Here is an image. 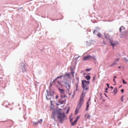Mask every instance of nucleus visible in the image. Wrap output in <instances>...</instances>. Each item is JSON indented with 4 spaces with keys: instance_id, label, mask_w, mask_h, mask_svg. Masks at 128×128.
I'll return each instance as SVG.
<instances>
[{
    "instance_id": "obj_25",
    "label": "nucleus",
    "mask_w": 128,
    "mask_h": 128,
    "mask_svg": "<svg viewBox=\"0 0 128 128\" xmlns=\"http://www.w3.org/2000/svg\"><path fill=\"white\" fill-rule=\"evenodd\" d=\"M79 116H78L76 118V119L75 120H76V121H77L78 120V119L79 118Z\"/></svg>"
},
{
    "instance_id": "obj_50",
    "label": "nucleus",
    "mask_w": 128,
    "mask_h": 128,
    "mask_svg": "<svg viewBox=\"0 0 128 128\" xmlns=\"http://www.w3.org/2000/svg\"><path fill=\"white\" fill-rule=\"evenodd\" d=\"M106 92H107H107H107V91H106Z\"/></svg>"
},
{
    "instance_id": "obj_20",
    "label": "nucleus",
    "mask_w": 128,
    "mask_h": 128,
    "mask_svg": "<svg viewBox=\"0 0 128 128\" xmlns=\"http://www.w3.org/2000/svg\"><path fill=\"white\" fill-rule=\"evenodd\" d=\"M68 76V77H70V74L66 73V74L65 75V76Z\"/></svg>"
},
{
    "instance_id": "obj_8",
    "label": "nucleus",
    "mask_w": 128,
    "mask_h": 128,
    "mask_svg": "<svg viewBox=\"0 0 128 128\" xmlns=\"http://www.w3.org/2000/svg\"><path fill=\"white\" fill-rule=\"evenodd\" d=\"M119 60L120 58H119L116 59L114 62L110 65V66H113L114 65L117 64V62Z\"/></svg>"
},
{
    "instance_id": "obj_43",
    "label": "nucleus",
    "mask_w": 128,
    "mask_h": 128,
    "mask_svg": "<svg viewBox=\"0 0 128 128\" xmlns=\"http://www.w3.org/2000/svg\"><path fill=\"white\" fill-rule=\"evenodd\" d=\"M110 88H112V90L113 88V87L112 86H110Z\"/></svg>"
},
{
    "instance_id": "obj_23",
    "label": "nucleus",
    "mask_w": 128,
    "mask_h": 128,
    "mask_svg": "<svg viewBox=\"0 0 128 128\" xmlns=\"http://www.w3.org/2000/svg\"><path fill=\"white\" fill-rule=\"evenodd\" d=\"M76 84V90H77V88H78V84Z\"/></svg>"
},
{
    "instance_id": "obj_41",
    "label": "nucleus",
    "mask_w": 128,
    "mask_h": 128,
    "mask_svg": "<svg viewBox=\"0 0 128 128\" xmlns=\"http://www.w3.org/2000/svg\"><path fill=\"white\" fill-rule=\"evenodd\" d=\"M59 84H60V82L59 81H58L57 82Z\"/></svg>"
},
{
    "instance_id": "obj_31",
    "label": "nucleus",
    "mask_w": 128,
    "mask_h": 128,
    "mask_svg": "<svg viewBox=\"0 0 128 128\" xmlns=\"http://www.w3.org/2000/svg\"><path fill=\"white\" fill-rule=\"evenodd\" d=\"M124 33H125V34H126V35H128V33L127 32H124Z\"/></svg>"
},
{
    "instance_id": "obj_9",
    "label": "nucleus",
    "mask_w": 128,
    "mask_h": 128,
    "mask_svg": "<svg viewBox=\"0 0 128 128\" xmlns=\"http://www.w3.org/2000/svg\"><path fill=\"white\" fill-rule=\"evenodd\" d=\"M70 86L69 84H67L66 85V90L69 92L70 88Z\"/></svg>"
},
{
    "instance_id": "obj_51",
    "label": "nucleus",
    "mask_w": 128,
    "mask_h": 128,
    "mask_svg": "<svg viewBox=\"0 0 128 128\" xmlns=\"http://www.w3.org/2000/svg\"><path fill=\"white\" fill-rule=\"evenodd\" d=\"M121 86H120V87H119V88H120Z\"/></svg>"
},
{
    "instance_id": "obj_13",
    "label": "nucleus",
    "mask_w": 128,
    "mask_h": 128,
    "mask_svg": "<svg viewBox=\"0 0 128 128\" xmlns=\"http://www.w3.org/2000/svg\"><path fill=\"white\" fill-rule=\"evenodd\" d=\"M77 122V121L75 120L71 124L72 126H73L74 125L76 124Z\"/></svg>"
},
{
    "instance_id": "obj_17",
    "label": "nucleus",
    "mask_w": 128,
    "mask_h": 128,
    "mask_svg": "<svg viewBox=\"0 0 128 128\" xmlns=\"http://www.w3.org/2000/svg\"><path fill=\"white\" fill-rule=\"evenodd\" d=\"M124 60H125L126 61L128 62V55L127 56L124 58Z\"/></svg>"
},
{
    "instance_id": "obj_4",
    "label": "nucleus",
    "mask_w": 128,
    "mask_h": 128,
    "mask_svg": "<svg viewBox=\"0 0 128 128\" xmlns=\"http://www.w3.org/2000/svg\"><path fill=\"white\" fill-rule=\"evenodd\" d=\"M90 59H93L94 60H96V56H91L90 55L88 56H87L84 57L83 60H89Z\"/></svg>"
},
{
    "instance_id": "obj_1",
    "label": "nucleus",
    "mask_w": 128,
    "mask_h": 128,
    "mask_svg": "<svg viewBox=\"0 0 128 128\" xmlns=\"http://www.w3.org/2000/svg\"><path fill=\"white\" fill-rule=\"evenodd\" d=\"M82 87L84 90H87L89 88L88 87V86L90 84L89 81H86L85 80H84L82 81Z\"/></svg>"
},
{
    "instance_id": "obj_11",
    "label": "nucleus",
    "mask_w": 128,
    "mask_h": 128,
    "mask_svg": "<svg viewBox=\"0 0 128 128\" xmlns=\"http://www.w3.org/2000/svg\"><path fill=\"white\" fill-rule=\"evenodd\" d=\"M90 115L89 114H86L85 115V117L87 118H90Z\"/></svg>"
},
{
    "instance_id": "obj_39",
    "label": "nucleus",
    "mask_w": 128,
    "mask_h": 128,
    "mask_svg": "<svg viewBox=\"0 0 128 128\" xmlns=\"http://www.w3.org/2000/svg\"><path fill=\"white\" fill-rule=\"evenodd\" d=\"M123 96H122V97H121V98H122L121 100L122 101V102H123V100L122 99V98H123Z\"/></svg>"
},
{
    "instance_id": "obj_37",
    "label": "nucleus",
    "mask_w": 128,
    "mask_h": 128,
    "mask_svg": "<svg viewBox=\"0 0 128 128\" xmlns=\"http://www.w3.org/2000/svg\"><path fill=\"white\" fill-rule=\"evenodd\" d=\"M106 85H107V87H108V88H109V84H106Z\"/></svg>"
},
{
    "instance_id": "obj_14",
    "label": "nucleus",
    "mask_w": 128,
    "mask_h": 128,
    "mask_svg": "<svg viewBox=\"0 0 128 128\" xmlns=\"http://www.w3.org/2000/svg\"><path fill=\"white\" fill-rule=\"evenodd\" d=\"M88 80H89L90 78V77L89 76H87L85 77Z\"/></svg>"
},
{
    "instance_id": "obj_30",
    "label": "nucleus",
    "mask_w": 128,
    "mask_h": 128,
    "mask_svg": "<svg viewBox=\"0 0 128 128\" xmlns=\"http://www.w3.org/2000/svg\"><path fill=\"white\" fill-rule=\"evenodd\" d=\"M104 36L105 37V38H108V37H107V36H106V35L104 33Z\"/></svg>"
},
{
    "instance_id": "obj_3",
    "label": "nucleus",
    "mask_w": 128,
    "mask_h": 128,
    "mask_svg": "<svg viewBox=\"0 0 128 128\" xmlns=\"http://www.w3.org/2000/svg\"><path fill=\"white\" fill-rule=\"evenodd\" d=\"M83 93H82L80 96V99L79 100V102L78 105V108H80L81 107V105L82 103L83 100L84 99Z\"/></svg>"
},
{
    "instance_id": "obj_52",
    "label": "nucleus",
    "mask_w": 128,
    "mask_h": 128,
    "mask_svg": "<svg viewBox=\"0 0 128 128\" xmlns=\"http://www.w3.org/2000/svg\"><path fill=\"white\" fill-rule=\"evenodd\" d=\"M72 121V120H71L70 121Z\"/></svg>"
},
{
    "instance_id": "obj_19",
    "label": "nucleus",
    "mask_w": 128,
    "mask_h": 128,
    "mask_svg": "<svg viewBox=\"0 0 128 128\" xmlns=\"http://www.w3.org/2000/svg\"><path fill=\"white\" fill-rule=\"evenodd\" d=\"M97 36L99 37H100L102 36V35L100 33H98L97 34Z\"/></svg>"
},
{
    "instance_id": "obj_42",
    "label": "nucleus",
    "mask_w": 128,
    "mask_h": 128,
    "mask_svg": "<svg viewBox=\"0 0 128 128\" xmlns=\"http://www.w3.org/2000/svg\"><path fill=\"white\" fill-rule=\"evenodd\" d=\"M120 32H121V28H120Z\"/></svg>"
},
{
    "instance_id": "obj_5",
    "label": "nucleus",
    "mask_w": 128,
    "mask_h": 128,
    "mask_svg": "<svg viewBox=\"0 0 128 128\" xmlns=\"http://www.w3.org/2000/svg\"><path fill=\"white\" fill-rule=\"evenodd\" d=\"M47 94L46 96V98L48 100H50V98H49V96H52L54 94V92H48L47 91Z\"/></svg>"
},
{
    "instance_id": "obj_48",
    "label": "nucleus",
    "mask_w": 128,
    "mask_h": 128,
    "mask_svg": "<svg viewBox=\"0 0 128 128\" xmlns=\"http://www.w3.org/2000/svg\"><path fill=\"white\" fill-rule=\"evenodd\" d=\"M82 72H82V71H81V72H80V73H82Z\"/></svg>"
},
{
    "instance_id": "obj_33",
    "label": "nucleus",
    "mask_w": 128,
    "mask_h": 128,
    "mask_svg": "<svg viewBox=\"0 0 128 128\" xmlns=\"http://www.w3.org/2000/svg\"><path fill=\"white\" fill-rule=\"evenodd\" d=\"M96 30H94V32H93V33L94 34H95L96 33Z\"/></svg>"
},
{
    "instance_id": "obj_2",
    "label": "nucleus",
    "mask_w": 128,
    "mask_h": 128,
    "mask_svg": "<svg viewBox=\"0 0 128 128\" xmlns=\"http://www.w3.org/2000/svg\"><path fill=\"white\" fill-rule=\"evenodd\" d=\"M64 117V113H58V114L57 118L59 121L62 123V122L63 120V118Z\"/></svg>"
},
{
    "instance_id": "obj_26",
    "label": "nucleus",
    "mask_w": 128,
    "mask_h": 128,
    "mask_svg": "<svg viewBox=\"0 0 128 128\" xmlns=\"http://www.w3.org/2000/svg\"><path fill=\"white\" fill-rule=\"evenodd\" d=\"M91 69L90 68L86 69V70L87 72H88Z\"/></svg>"
},
{
    "instance_id": "obj_29",
    "label": "nucleus",
    "mask_w": 128,
    "mask_h": 128,
    "mask_svg": "<svg viewBox=\"0 0 128 128\" xmlns=\"http://www.w3.org/2000/svg\"><path fill=\"white\" fill-rule=\"evenodd\" d=\"M62 77V76H58L57 78H56L57 79H58L60 78H61Z\"/></svg>"
},
{
    "instance_id": "obj_16",
    "label": "nucleus",
    "mask_w": 128,
    "mask_h": 128,
    "mask_svg": "<svg viewBox=\"0 0 128 128\" xmlns=\"http://www.w3.org/2000/svg\"><path fill=\"white\" fill-rule=\"evenodd\" d=\"M80 108H78V106H77V108L76 110L75 113V114H77L78 113V110H79Z\"/></svg>"
},
{
    "instance_id": "obj_28",
    "label": "nucleus",
    "mask_w": 128,
    "mask_h": 128,
    "mask_svg": "<svg viewBox=\"0 0 128 128\" xmlns=\"http://www.w3.org/2000/svg\"><path fill=\"white\" fill-rule=\"evenodd\" d=\"M51 117L52 118L54 119V114H52V115L51 116Z\"/></svg>"
},
{
    "instance_id": "obj_27",
    "label": "nucleus",
    "mask_w": 128,
    "mask_h": 128,
    "mask_svg": "<svg viewBox=\"0 0 128 128\" xmlns=\"http://www.w3.org/2000/svg\"><path fill=\"white\" fill-rule=\"evenodd\" d=\"M123 83V84H126V82H125V81L123 79H122Z\"/></svg>"
},
{
    "instance_id": "obj_21",
    "label": "nucleus",
    "mask_w": 128,
    "mask_h": 128,
    "mask_svg": "<svg viewBox=\"0 0 128 128\" xmlns=\"http://www.w3.org/2000/svg\"><path fill=\"white\" fill-rule=\"evenodd\" d=\"M86 104H87V107H86V110H88V108L89 107V104H88V102Z\"/></svg>"
},
{
    "instance_id": "obj_36",
    "label": "nucleus",
    "mask_w": 128,
    "mask_h": 128,
    "mask_svg": "<svg viewBox=\"0 0 128 128\" xmlns=\"http://www.w3.org/2000/svg\"><path fill=\"white\" fill-rule=\"evenodd\" d=\"M65 97H66L67 98V96L66 95H64L63 96V98H65Z\"/></svg>"
},
{
    "instance_id": "obj_45",
    "label": "nucleus",
    "mask_w": 128,
    "mask_h": 128,
    "mask_svg": "<svg viewBox=\"0 0 128 128\" xmlns=\"http://www.w3.org/2000/svg\"><path fill=\"white\" fill-rule=\"evenodd\" d=\"M105 90H108V88H106Z\"/></svg>"
},
{
    "instance_id": "obj_6",
    "label": "nucleus",
    "mask_w": 128,
    "mask_h": 128,
    "mask_svg": "<svg viewBox=\"0 0 128 128\" xmlns=\"http://www.w3.org/2000/svg\"><path fill=\"white\" fill-rule=\"evenodd\" d=\"M66 99H65L63 100H59L58 102L57 103H56L57 106H59L62 104H65L66 102Z\"/></svg>"
},
{
    "instance_id": "obj_47",
    "label": "nucleus",
    "mask_w": 128,
    "mask_h": 128,
    "mask_svg": "<svg viewBox=\"0 0 128 128\" xmlns=\"http://www.w3.org/2000/svg\"><path fill=\"white\" fill-rule=\"evenodd\" d=\"M104 94L106 96V94Z\"/></svg>"
},
{
    "instance_id": "obj_40",
    "label": "nucleus",
    "mask_w": 128,
    "mask_h": 128,
    "mask_svg": "<svg viewBox=\"0 0 128 128\" xmlns=\"http://www.w3.org/2000/svg\"><path fill=\"white\" fill-rule=\"evenodd\" d=\"M95 76H94V77H93V80H94V79H95Z\"/></svg>"
},
{
    "instance_id": "obj_38",
    "label": "nucleus",
    "mask_w": 128,
    "mask_h": 128,
    "mask_svg": "<svg viewBox=\"0 0 128 128\" xmlns=\"http://www.w3.org/2000/svg\"><path fill=\"white\" fill-rule=\"evenodd\" d=\"M113 80L114 81V82L115 83H116V82L115 81V79H113Z\"/></svg>"
},
{
    "instance_id": "obj_15",
    "label": "nucleus",
    "mask_w": 128,
    "mask_h": 128,
    "mask_svg": "<svg viewBox=\"0 0 128 128\" xmlns=\"http://www.w3.org/2000/svg\"><path fill=\"white\" fill-rule=\"evenodd\" d=\"M74 57L76 60H77L78 58L80 57V56H78V54H76Z\"/></svg>"
},
{
    "instance_id": "obj_53",
    "label": "nucleus",
    "mask_w": 128,
    "mask_h": 128,
    "mask_svg": "<svg viewBox=\"0 0 128 128\" xmlns=\"http://www.w3.org/2000/svg\"><path fill=\"white\" fill-rule=\"evenodd\" d=\"M72 121V120H71L70 121Z\"/></svg>"
},
{
    "instance_id": "obj_22",
    "label": "nucleus",
    "mask_w": 128,
    "mask_h": 128,
    "mask_svg": "<svg viewBox=\"0 0 128 128\" xmlns=\"http://www.w3.org/2000/svg\"><path fill=\"white\" fill-rule=\"evenodd\" d=\"M38 122H33V125H38Z\"/></svg>"
},
{
    "instance_id": "obj_24",
    "label": "nucleus",
    "mask_w": 128,
    "mask_h": 128,
    "mask_svg": "<svg viewBox=\"0 0 128 128\" xmlns=\"http://www.w3.org/2000/svg\"><path fill=\"white\" fill-rule=\"evenodd\" d=\"M71 74L73 76H74V72L72 71L71 72Z\"/></svg>"
},
{
    "instance_id": "obj_18",
    "label": "nucleus",
    "mask_w": 128,
    "mask_h": 128,
    "mask_svg": "<svg viewBox=\"0 0 128 128\" xmlns=\"http://www.w3.org/2000/svg\"><path fill=\"white\" fill-rule=\"evenodd\" d=\"M42 119H40V120H38V122H38V123H39L40 124L42 122Z\"/></svg>"
},
{
    "instance_id": "obj_32",
    "label": "nucleus",
    "mask_w": 128,
    "mask_h": 128,
    "mask_svg": "<svg viewBox=\"0 0 128 128\" xmlns=\"http://www.w3.org/2000/svg\"><path fill=\"white\" fill-rule=\"evenodd\" d=\"M61 97L62 98V99L63 98V96L62 95H61Z\"/></svg>"
},
{
    "instance_id": "obj_46",
    "label": "nucleus",
    "mask_w": 128,
    "mask_h": 128,
    "mask_svg": "<svg viewBox=\"0 0 128 128\" xmlns=\"http://www.w3.org/2000/svg\"><path fill=\"white\" fill-rule=\"evenodd\" d=\"M71 94V93H70L69 94V95L70 96Z\"/></svg>"
},
{
    "instance_id": "obj_49",
    "label": "nucleus",
    "mask_w": 128,
    "mask_h": 128,
    "mask_svg": "<svg viewBox=\"0 0 128 128\" xmlns=\"http://www.w3.org/2000/svg\"><path fill=\"white\" fill-rule=\"evenodd\" d=\"M120 68V66L118 67V68Z\"/></svg>"
},
{
    "instance_id": "obj_34",
    "label": "nucleus",
    "mask_w": 128,
    "mask_h": 128,
    "mask_svg": "<svg viewBox=\"0 0 128 128\" xmlns=\"http://www.w3.org/2000/svg\"><path fill=\"white\" fill-rule=\"evenodd\" d=\"M58 95H57L56 97V99H57L58 97Z\"/></svg>"
},
{
    "instance_id": "obj_7",
    "label": "nucleus",
    "mask_w": 128,
    "mask_h": 128,
    "mask_svg": "<svg viewBox=\"0 0 128 128\" xmlns=\"http://www.w3.org/2000/svg\"><path fill=\"white\" fill-rule=\"evenodd\" d=\"M110 42L113 47V49H114V47L118 44V42L117 41H114L111 40H110Z\"/></svg>"
},
{
    "instance_id": "obj_12",
    "label": "nucleus",
    "mask_w": 128,
    "mask_h": 128,
    "mask_svg": "<svg viewBox=\"0 0 128 128\" xmlns=\"http://www.w3.org/2000/svg\"><path fill=\"white\" fill-rule=\"evenodd\" d=\"M117 91L118 90L117 88V87H116L114 88L113 92L114 93V94L115 95L117 92Z\"/></svg>"
},
{
    "instance_id": "obj_10",
    "label": "nucleus",
    "mask_w": 128,
    "mask_h": 128,
    "mask_svg": "<svg viewBox=\"0 0 128 128\" xmlns=\"http://www.w3.org/2000/svg\"><path fill=\"white\" fill-rule=\"evenodd\" d=\"M58 89L60 94H64V90L62 89L59 88H58Z\"/></svg>"
},
{
    "instance_id": "obj_44",
    "label": "nucleus",
    "mask_w": 128,
    "mask_h": 128,
    "mask_svg": "<svg viewBox=\"0 0 128 128\" xmlns=\"http://www.w3.org/2000/svg\"><path fill=\"white\" fill-rule=\"evenodd\" d=\"M116 78V76H114V79H115V78Z\"/></svg>"
},
{
    "instance_id": "obj_35",
    "label": "nucleus",
    "mask_w": 128,
    "mask_h": 128,
    "mask_svg": "<svg viewBox=\"0 0 128 128\" xmlns=\"http://www.w3.org/2000/svg\"><path fill=\"white\" fill-rule=\"evenodd\" d=\"M121 91L122 92V93H123L124 92V90L123 89H122L121 90Z\"/></svg>"
}]
</instances>
